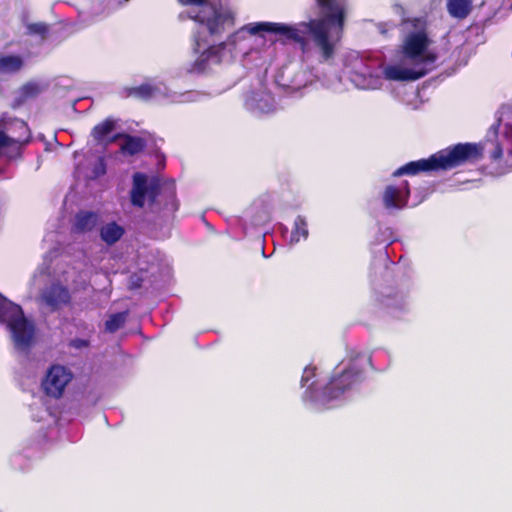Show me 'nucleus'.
Listing matches in <instances>:
<instances>
[{
  "label": "nucleus",
  "instance_id": "f257e3e1",
  "mask_svg": "<svg viewBox=\"0 0 512 512\" xmlns=\"http://www.w3.org/2000/svg\"><path fill=\"white\" fill-rule=\"evenodd\" d=\"M249 34L256 35L268 32L279 35L282 42H293L306 53L312 41L319 50L323 61H329L335 55V42L330 38L329 30L324 19H311L293 25L277 22L251 23L244 27Z\"/></svg>",
  "mask_w": 512,
  "mask_h": 512
},
{
  "label": "nucleus",
  "instance_id": "f03ea898",
  "mask_svg": "<svg viewBox=\"0 0 512 512\" xmlns=\"http://www.w3.org/2000/svg\"><path fill=\"white\" fill-rule=\"evenodd\" d=\"M483 157V146L479 143H458L442 149L426 159L410 161L393 172L394 177L418 175L434 171H448Z\"/></svg>",
  "mask_w": 512,
  "mask_h": 512
},
{
  "label": "nucleus",
  "instance_id": "7ed1b4c3",
  "mask_svg": "<svg viewBox=\"0 0 512 512\" xmlns=\"http://www.w3.org/2000/svg\"><path fill=\"white\" fill-rule=\"evenodd\" d=\"M371 363L370 357L357 355L351 359L340 372H334L327 384L322 388L319 400L328 403L340 398L346 391L360 384L364 379V364Z\"/></svg>",
  "mask_w": 512,
  "mask_h": 512
},
{
  "label": "nucleus",
  "instance_id": "20e7f679",
  "mask_svg": "<svg viewBox=\"0 0 512 512\" xmlns=\"http://www.w3.org/2000/svg\"><path fill=\"white\" fill-rule=\"evenodd\" d=\"M0 323L6 324L14 348L28 354L35 343L36 327L25 317L21 306L12 302V307H8L0 316Z\"/></svg>",
  "mask_w": 512,
  "mask_h": 512
},
{
  "label": "nucleus",
  "instance_id": "39448f33",
  "mask_svg": "<svg viewBox=\"0 0 512 512\" xmlns=\"http://www.w3.org/2000/svg\"><path fill=\"white\" fill-rule=\"evenodd\" d=\"M430 43L431 40L425 31L410 32L404 38L397 52L414 66L433 64L437 60V54L428 50Z\"/></svg>",
  "mask_w": 512,
  "mask_h": 512
},
{
  "label": "nucleus",
  "instance_id": "423d86ee",
  "mask_svg": "<svg viewBox=\"0 0 512 512\" xmlns=\"http://www.w3.org/2000/svg\"><path fill=\"white\" fill-rule=\"evenodd\" d=\"M193 20L205 25L210 35L222 34L227 27H233L235 24L231 12L222 11L215 6L203 7L193 17Z\"/></svg>",
  "mask_w": 512,
  "mask_h": 512
},
{
  "label": "nucleus",
  "instance_id": "0eeeda50",
  "mask_svg": "<svg viewBox=\"0 0 512 512\" xmlns=\"http://www.w3.org/2000/svg\"><path fill=\"white\" fill-rule=\"evenodd\" d=\"M72 378L71 371L66 367L58 364L52 365L43 379L42 388L47 396L59 399Z\"/></svg>",
  "mask_w": 512,
  "mask_h": 512
},
{
  "label": "nucleus",
  "instance_id": "6e6552de",
  "mask_svg": "<svg viewBox=\"0 0 512 512\" xmlns=\"http://www.w3.org/2000/svg\"><path fill=\"white\" fill-rule=\"evenodd\" d=\"M410 198V185L406 180L395 185H387L382 193V202L387 210H400L407 206Z\"/></svg>",
  "mask_w": 512,
  "mask_h": 512
},
{
  "label": "nucleus",
  "instance_id": "1a4fd4ad",
  "mask_svg": "<svg viewBox=\"0 0 512 512\" xmlns=\"http://www.w3.org/2000/svg\"><path fill=\"white\" fill-rule=\"evenodd\" d=\"M1 127L6 135H8L12 146L20 148L23 144L30 141L31 132L28 124L24 120L19 118L3 120L1 122Z\"/></svg>",
  "mask_w": 512,
  "mask_h": 512
},
{
  "label": "nucleus",
  "instance_id": "9d476101",
  "mask_svg": "<svg viewBox=\"0 0 512 512\" xmlns=\"http://www.w3.org/2000/svg\"><path fill=\"white\" fill-rule=\"evenodd\" d=\"M42 299L52 311H56L71 303V294L66 286L53 282L43 290Z\"/></svg>",
  "mask_w": 512,
  "mask_h": 512
},
{
  "label": "nucleus",
  "instance_id": "9b49d317",
  "mask_svg": "<svg viewBox=\"0 0 512 512\" xmlns=\"http://www.w3.org/2000/svg\"><path fill=\"white\" fill-rule=\"evenodd\" d=\"M118 139H123L120 145V152L123 155L134 156L143 152L147 147V141L143 137L133 136L127 133H117L110 137L107 143H114Z\"/></svg>",
  "mask_w": 512,
  "mask_h": 512
},
{
  "label": "nucleus",
  "instance_id": "f8f14e48",
  "mask_svg": "<svg viewBox=\"0 0 512 512\" xmlns=\"http://www.w3.org/2000/svg\"><path fill=\"white\" fill-rule=\"evenodd\" d=\"M428 73L426 69L402 68L398 65H388L383 69L384 78L391 81H416Z\"/></svg>",
  "mask_w": 512,
  "mask_h": 512
},
{
  "label": "nucleus",
  "instance_id": "ddd939ff",
  "mask_svg": "<svg viewBox=\"0 0 512 512\" xmlns=\"http://www.w3.org/2000/svg\"><path fill=\"white\" fill-rule=\"evenodd\" d=\"M316 2L325 16V22L337 24L340 29H343L345 22L344 8L336 0H316Z\"/></svg>",
  "mask_w": 512,
  "mask_h": 512
},
{
  "label": "nucleus",
  "instance_id": "4468645a",
  "mask_svg": "<svg viewBox=\"0 0 512 512\" xmlns=\"http://www.w3.org/2000/svg\"><path fill=\"white\" fill-rule=\"evenodd\" d=\"M148 186L147 175L140 172H136L133 175V184L130 191V201L133 206L138 208L144 207Z\"/></svg>",
  "mask_w": 512,
  "mask_h": 512
},
{
  "label": "nucleus",
  "instance_id": "2eb2a0df",
  "mask_svg": "<svg viewBox=\"0 0 512 512\" xmlns=\"http://www.w3.org/2000/svg\"><path fill=\"white\" fill-rule=\"evenodd\" d=\"M117 124L118 119L112 116L106 117L103 121L99 122L92 128L91 137L97 143L105 142L108 144L107 141L110 138L107 137L116 128Z\"/></svg>",
  "mask_w": 512,
  "mask_h": 512
},
{
  "label": "nucleus",
  "instance_id": "dca6fc26",
  "mask_svg": "<svg viewBox=\"0 0 512 512\" xmlns=\"http://www.w3.org/2000/svg\"><path fill=\"white\" fill-rule=\"evenodd\" d=\"M99 216L92 211H79L75 216L73 228L78 233H86L92 231L97 223Z\"/></svg>",
  "mask_w": 512,
  "mask_h": 512
},
{
  "label": "nucleus",
  "instance_id": "f3484780",
  "mask_svg": "<svg viewBox=\"0 0 512 512\" xmlns=\"http://www.w3.org/2000/svg\"><path fill=\"white\" fill-rule=\"evenodd\" d=\"M225 48V43H221L217 46H210L203 51L199 57L195 60L192 66V71L201 73L204 72L208 66L210 59L215 58L217 62L220 61V51Z\"/></svg>",
  "mask_w": 512,
  "mask_h": 512
},
{
  "label": "nucleus",
  "instance_id": "a211bd4d",
  "mask_svg": "<svg viewBox=\"0 0 512 512\" xmlns=\"http://www.w3.org/2000/svg\"><path fill=\"white\" fill-rule=\"evenodd\" d=\"M25 66L21 55L7 54L0 55V74H16Z\"/></svg>",
  "mask_w": 512,
  "mask_h": 512
},
{
  "label": "nucleus",
  "instance_id": "6ab92c4d",
  "mask_svg": "<svg viewBox=\"0 0 512 512\" xmlns=\"http://www.w3.org/2000/svg\"><path fill=\"white\" fill-rule=\"evenodd\" d=\"M157 91L158 88L156 86L144 83L137 87H124L122 93L125 98L147 101L151 99Z\"/></svg>",
  "mask_w": 512,
  "mask_h": 512
},
{
  "label": "nucleus",
  "instance_id": "aec40b11",
  "mask_svg": "<svg viewBox=\"0 0 512 512\" xmlns=\"http://www.w3.org/2000/svg\"><path fill=\"white\" fill-rule=\"evenodd\" d=\"M125 229L115 221L109 222L100 228V238L107 245H113L124 235Z\"/></svg>",
  "mask_w": 512,
  "mask_h": 512
},
{
  "label": "nucleus",
  "instance_id": "412c9836",
  "mask_svg": "<svg viewBox=\"0 0 512 512\" xmlns=\"http://www.w3.org/2000/svg\"><path fill=\"white\" fill-rule=\"evenodd\" d=\"M447 9L452 17L464 19L471 12L472 2L471 0H448Z\"/></svg>",
  "mask_w": 512,
  "mask_h": 512
},
{
  "label": "nucleus",
  "instance_id": "4be33fe9",
  "mask_svg": "<svg viewBox=\"0 0 512 512\" xmlns=\"http://www.w3.org/2000/svg\"><path fill=\"white\" fill-rule=\"evenodd\" d=\"M51 25L46 22H35L26 25V35L37 36L41 41L48 38L50 34Z\"/></svg>",
  "mask_w": 512,
  "mask_h": 512
},
{
  "label": "nucleus",
  "instance_id": "5701e85b",
  "mask_svg": "<svg viewBox=\"0 0 512 512\" xmlns=\"http://www.w3.org/2000/svg\"><path fill=\"white\" fill-rule=\"evenodd\" d=\"M308 237L307 222L303 216H297L294 221V228L291 232V242H299Z\"/></svg>",
  "mask_w": 512,
  "mask_h": 512
},
{
  "label": "nucleus",
  "instance_id": "b1692460",
  "mask_svg": "<svg viewBox=\"0 0 512 512\" xmlns=\"http://www.w3.org/2000/svg\"><path fill=\"white\" fill-rule=\"evenodd\" d=\"M128 312H118L109 316L105 322V330L109 333H114L124 326L127 319Z\"/></svg>",
  "mask_w": 512,
  "mask_h": 512
},
{
  "label": "nucleus",
  "instance_id": "393cba45",
  "mask_svg": "<svg viewBox=\"0 0 512 512\" xmlns=\"http://www.w3.org/2000/svg\"><path fill=\"white\" fill-rule=\"evenodd\" d=\"M40 86L35 82H27L20 88V96L18 104L23 103L27 99L35 98L40 93Z\"/></svg>",
  "mask_w": 512,
  "mask_h": 512
},
{
  "label": "nucleus",
  "instance_id": "a878e982",
  "mask_svg": "<svg viewBox=\"0 0 512 512\" xmlns=\"http://www.w3.org/2000/svg\"><path fill=\"white\" fill-rule=\"evenodd\" d=\"M160 184L158 182H152L148 186V192L146 196L150 205H154L157 202V197L160 194Z\"/></svg>",
  "mask_w": 512,
  "mask_h": 512
},
{
  "label": "nucleus",
  "instance_id": "bb28decb",
  "mask_svg": "<svg viewBox=\"0 0 512 512\" xmlns=\"http://www.w3.org/2000/svg\"><path fill=\"white\" fill-rule=\"evenodd\" d=\"M316 374V367L307 366L301 378V383L304 386L311 378H313Z\"/></svg>",
  "mask_w": 512,
  "mask_h": 512
},
{
  "label": "nucleus",
  "instance_id": "cd10ccee",
  "mask_svg": "<svg viewBox=\"0 0 512 512\" xmlns=\"http://www.w3.org/2000/svg\"><path fill=\"white\" fill-rule=\"evenodd\" d=\"M69 346L75 349H82L89 346V341L81 338H75L69 342Z\"/></svg>",
  "mask_w": 512,
  "mask_h": 512
},
{
  "label": "nucleus",
  "instance_id": "c85d7f7f",
  "mask_svg": "<svg viewBox=\"0 0 512 512\" xmlns=\"http://www.w3.org/2000/svg\"><path fill=\"white\" fill-rule=\"evenodd\" d=\"M106 173V163L103 158H99L98 163L94 168L95 176H101Z\"/></svg>",
  "mask_w": 512,
  "mask_h": 512
},
{
  "label": "nucleus",
  "instance_id": "c756f323",
  "mask_svg": "<svg viewBox=\"0 0 512 512\" xmlns=\"http://www.w3.org/2000/svg\"><path fill=\"white\" fill-rule=\"evenodd\" d=\"M503 155V149L502 146L499 143L495 144L494 150L491 153V158L493 160H499L502 158Z\"/></svg>",
  "mask_w": 512,
  "mask_h": 512
},
{
  "label": "nucleus",
  "instance_id": "7c9ffc66",
  "mask_svg": "<svg viewBox=\"0 0 512 512\" xmlns=\"http://www.w3.org/2000/svg\"><path fill=\"white\" fill-rule=\"evenodd\" d=\"M8 307H12V302L0 294V316Z\"/></svg>",
  "mask_w": 512,
  "mask_h": 512
},
{
  "label": "nucleus",
  "instance_id": "2f4dec72",
  "mask_svg": "<svg viewBox=\"0 0 512 512\" xmlns=\"http://www.w3.org/2000/svg\"><path fill=\"white\" fill-rule=\"evenodd\" d=\"M208 0H179V2L183 5H203L207 2Z\"/></svg>",
  "mask_w": 512,
  "mask_h": 512
},
{
  "label": "nucleus",
  "instance_id": "473e14b6",
  "mask_svg": "<svg viewBox=\"0 0 512 512\" xmlns=\"http://www.w3.org/2000/svg\"><path fill=\"white\" fill-rule=\"evenodd\" d=\"M141 286V279H138L136 282H133L130 286L131 289H137Z\"/></svg>",
  "mask_w": 512,
  "mask_h": 512
},
{
  "label": "nucleus",
  "instance_id": "72a5a7b5",
  "mask_svg": "<svg viewBox=\"0 0 512 512\" xmlns=\"http://www.w3.org/2000/svg\"><path fill=\"white\" fill-rule=\"evenodd\" d=\"M170 196H171V198H172L173 200H175V196H176L175 191H171V192H170Z\"/></svg>",
  "mask_w": 512,
  "mask_h": 512
}]
</instances>
